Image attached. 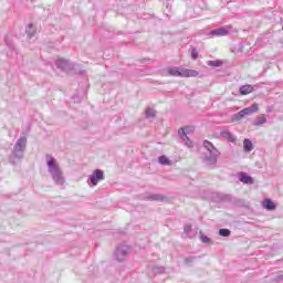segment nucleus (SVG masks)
Returning <instances> with one entry per match:
<instances>
[{"instance_id":"obj_16","label":"nucleus","mask_w":283,"mask_h":283,"mask_svg":"<svg viewBox=\"0 0 283 283\" xmlns=\"http://www.w3.org/2000/svg\"><path fill=\"white\" fill-rule=\"evenodd\" d=\"M168 74L170 76H181L182 77V69L180 67H171L168 70Z\"/></svg>"},{"instance_id":"obj_28","label":"nucleus","mask_w":283,"mask_h":283,"mask_svg":"<svg viewBox=\"0 0 283 283\" xmlns=\"http://www.w3.org/2000/svg\"><path fill=\"white\" fill-rule=\"evenodd\" d=\"M184 231H185V233H191V226L186 224V226L184 227Z\"/></svg>"},{"instance_id":"obj_22","label":"nucleus","mask_w":283,"mask_h":283,"mask_svg":"<svg viewBox=\"0 0 283 283\" xmlns=\"http://www.w3.org/2000/svg\"><path fill=\"white\" fill-rule=\"evenodd\" d=\"M146 118H156V111L154 108L146 109Z\"/></svg>"},{"instance_id":"obj_12","label":"nucleus","mask_w":283,"mask_h":283,"mask_svg":"<svg viewBox=\"0 0 283 283\" xmlns=\"http://www.w3.org/2000/svg\"><path fill=\"white\" fill-rule=\"evenodd\" d=\"M239 92L242 96H247V94H251V92H253V85H242L240 86Z\"/></svg>"},{"instance_id":"obj_31","label":"nucleus","mask_w":283,"mask_h":283,"mask_svg":"<svg viewBox=\"0 0 283 283\" xmlns=\"http://www.w3.org/2000/svg\"><path fill=\"white\" fill-rule=\"evenodd\" d=\"M266 112L271 113L272 111H271V108H270V107H268Z\"/></svg>"},{"instance_id":"obj_10","label":"nucleus","mask_w":283,"mask_h":283,"mask_svg":"<svg viewBox=\"0 0 283 283\" xmlns=\"http://www.w3.org/2000/svg\"><path fill=\"white\" fill-rule=\"evenodd\" d=\"M199 72L191 69H182V78H196V76H199Z\"/></svg>"},{"instance_id":"obj_30","label":"nucleus","mask_w":283,"mask_h":283,"mask_svg":"<svg viewBox=\"0 0 283 283\" xmlns=\"http://www.w3.org/2000/svg\"><path fill=\"white\" fill-rule=\"evenodd\" d=\"M165 272V268H160V273H164Z\"/></svg>"},{"instance_id":"obj_29","label":"nucleus","mask_w":283,"mask_h":283,"mask_svg":"<svg viewBox=\"0 0 283 283\" xmlns=\"http://www.w3.org/2000/svg\"><path fill=\"white\" fill-rule=\"evenodd\" d=\"M275 282H283V273L276 276Z\"/></svg>"},{"instance_id":"obj_5","label":"nucleus","mask_w":283,"mask_h":283,"mask_svg":"<svg viewBox=\"0 0 283 283\" xmlns=\"http://www.w3.org/2000/svg\"><path fill=\"white\" fill-rule=\"evenodd\" d=\"M128 253L129 248L127 245H119L115 251V260H117V262H125V260H127Z\"/></svg>"},{"instance_id":"obj_15","label":"nucleus","mask_w":283,"mask_h":283,"mask_svg":"<svg viewBox=\"0 0 283 283\" xmlns=\"http://www.w3.org/2000/svg\"><path fill=\"white\" fill-rule=\"evenodd\" d=\"M263 208L268 211H275V203L271 201V199H265L263 201Z\"/></svg>"},{"instance_id":"obj_8","label":"nucleus","mask_w":283,"mask_h":283,"mask_svg":"<svg viewBox=\"0 0 283 283\" xmlns=\"http://www.w3.org/2000/svg\"><path fill=\"white\" fill-rule=\"evenodd\" d=\"M232 28H233L232 25H226L223 28L212 30L210 34L211 36H227V34L231 32Z\"/></svg>"},{"instance_id":"obj_18","label":"nucleus","mask_w":283,"mask_h":283,"mask_svg":"<svg viewBox=\"0 0 283 283\" xmlns=\"http://www.w3.org/2000/svg\"><path fill=\"white\" fill-rule=\"evenodd\" d=\"M264 123H266V116L265 115H261L259 118H256L253 122L254 127H260L261 125H264Z\"/></svg>"},{"instance_id":"obj_6","label":"nucleus","mask_w":283,"mask_h":283,"mask_svg":"<svg viewBox=\"0 0 283 283\" xmlns=\"http://www.w3.org/2000/svg\"><path fill=\"white\" fill-rule=\"evenodd\" d=\"M90 180L93 187H96L101 180H105V174L101 169H95L92 175H90Z\"/></svg>"},{"instance_id":"obj_14","label":"nucleus","mask_w":283,"mask_h":283,"mask_svg":"<svg viewBox=\"0 0 283 283\" xmlns=\"http://www.w3.org/2000/svg\"><path fill=\"white\" fill-rule=\"evenodd\" d=\"M146 199L154 202H164L166 200L163 195H150Z\"/></svg>"},{"instance_id":"obj_25","label":"nucleus","mask_w":283,"mask_h":283,"mask_svg":"<svg viewBox=\"0 0 283 283\" xmlns=\"http://www.w3.org/2000/svg\"><path fill=\"white\" fill-rule=\"evenodd\" d=\"M201 242H203L205 244H209V242H211V239H209V237L202 234L201 235Z\"/></svg>"},{"instance_id":"obj_3","label":"nucleus","mask_w":283,"mask_h":283,"mask_svg":"<svg viewBox=\"0 0 283 283\" xmlns=\"http://www.w3.org/2000/svg\"><path fill=\"white\" fill-rule=\"evenodd\" d=\"M25 145H28V139L25 137H21L17 140L12 154L18 160L23 158V154H25Z\"/></svg>"},{"instance_id":"obj_9","label":"nucleus","mask_w":283,"mask_h":283,"mask_svg":"<svg viewBox=\"0 0 283 283\" xmlns=\"http://www.w3.org/2000/svg\"><path fill=\"white\" fill-rule=\"evenodd\" d=\"M220 136L221 138H224V140H228V143H235L238 140V137H235L229 129H221Z\"/></svg>"},{"instance_id":"obj_2","label":"nucleus","mask_w":283,"mask_h":283,"mask_svg":"<svg viewBox=\"0 0 283 283\" xmlns=\"http://www.w3.org/2000/svg\"><path fill=\"white\" fill-rule=\"evenodd\" d=\"M202 146L206 149L202 156V163L208 167H216L218 165V158H220V150L209 140H203Z\"/></svg>"},{"instance_id":"obj_1","label":"nucleus","mask_w":283,"mask_h":283,"mask_svg":"<svg viewBox=\"0 0 283 283\" xmlns=\"http://www.w3.org/2000/svg\"><path fill=\"white\" fill-rule=\"evenodd\" d=\"M46 167L55 185H57L59 187H63V185H65V177L63 176V170H61L59 161H56V159L52 157V155H46Z\"/></svg>"},{"instance_id":"obj_19","label":"nucleus","mask_w":283,"mask_h":283,"mask_svg":"<svg viewBox=\"0 0 283 283\" xmlns=\"http://www.w3.org/2000/svg\"><path fill=\"white\" fill-rule=\"evenodd\" d=\"M243 149L244 151H253V143L250 139H244Z\"/></svg>"},{"instance_id":"obj_26","label":"nucleus","mask_w":283,"mask_h":283,"mask_svg":"<svg viewBox=\"0 0 283 283\" xmlns=\"http://www.w3.org/2000/svg\"><path fill=\"white\" fill-rule=\"evenodd\" d=\"M191 57L193 59V61H196L198 59V50L197 49H192Z\"/></svg>"},{"instance_id":"obj_7","label":"nucleus","mask_w":283,"mask_h":283,"mask_svg":"<svg viewBox=\"0 0 283 283\" xmlns=\"http://www.w3.org/2000/svg\"><path fill=\"white\" fill-rule=\"evenodd\" d=\"M56 67L59 70H62L63 72H71V70H74V64L65 59H59L55 61Z\"/></svg>"},{"instance_id":"obj_21","label":"nucleus","mask_w":283,"mask_h":283,"mask_svg":"<svg viewBox=\"0 0 283 283\" xmlns=\"http://www.w3.org/2000/svg\"><path fill=\"white\" fill-rule=\"evenodd\" d=\"M158 163L159 165H171V160H169V158H167V156L163 155L158 158Z\"/></svg>"},{"instance_id":"obj_27","label":"nucleus","mask_w":283,"mask_h":283,"mask_svg":"<svg viewBox=\"0 0 283 283\" xmlns=\"http://www.w3.org/2000/svg\"><path fill=\"white\" fill-rule=\"evenodd\" d=\"M193 260H196V256H188L185 259V263L186 264H191V262H193Z\"/></svg>"},{"instance_id":"obj_23","label":"nucleus","mask_w":283,"mask_h":283,"mask_svg":"<svg viewBox=\"0 0 283 283\" xmlns=\"http://www.w3.org/2000/svg\"><path fill=\"white\" fill-rule=\"evenodd\" d=\"M219 235H221L222 238H229V235H231V230H229V229H220L219 230Z\"/></svg>"},{"instance_id":"obj_13","label":"nucleus","mask_w":283,"mask_h":283,"mask_svg":"<svg viewBox=\"0 0 283 283\" xmlns=\"http://www.w3.org/2000/svg\"><path fill=\"white\" fill-rule=\"evenodd\" d=\"M195 128L193 126H186L184 128H179L178 134L179 136H187V134H193Z\"/></svg>"},{"instance_id":"obj_24","label":"nucleus","mask_w":283,"mask_h":283,"mask_svg":"<svg viewBox=\"0 0 283 283\" xmlns=\"http://www.w3.org/2000/svg\"><path fill=\"white\" fill-rule=\"evenodd\" d=\"M208 65L210 67H220L222 65V61L216 60V61H208Z\"/></svg>"},{"instance_id":"obj_4","label":"nucleus","mask_w":283,"mask_h":283,"mask_svg":"<svg viewBox=\"0 0 283 283\" xmlns=\"http://www.w3.org/2000/svg\"><path fill=\"white\" fill-rule=\"evenodd\" d=\"M260 111V106L258 104H252L250 107L243 108L239 113L234 114L232 120H242L244 116H251V114H255V112Z\"/></svg>"},{"instance_id":"obj_17","label":"nucleus","mask_w":283,"mask_h":283,"mask_svg":"<svg viewBox=\"0 0 283 283\" xmlns=\"http://www.w3.org/2000/svg\"><path fill=\"white\" fill-rule=\"evenodd\" d=\"M25 32L28 34V38L32 39V36L36 34V27H34L33 24H28Z\"/></svg>"},{"instance_id":"obj_20","label":"nucleus","mask_w":283,"mask_h":283,"mask_svg":"<svg viewBox=\"0 0 283 283\" xmlns=\"http://www.w3.org/2000/svg\"><path fill=\"white\" fill-rule=\"evenodd\" d=\"M179 138H181V140H184L186 147H189L191 149V147H193V142H191V139H189L188 136H179Z\"/></svg>"},{"instance_id":"obj_11","label":"nucleus","mask_w":283,"mask_h":283,"mask_svg":"<svg viewBox=\"0 0 283 283\" xmlns=\"http://www.w3.org/2000/svg\"><path fill=\"white\" fill-rule=\"evenodd\" d=\"M239 180L240 182H243V185H253L254 182L253 177L249 176L247 172H241Z\"/></svg>"}]
</instances>
